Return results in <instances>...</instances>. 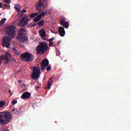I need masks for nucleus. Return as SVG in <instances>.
<instances>
[{
    "instance_id": "obj_33",
    "label": "nucleus",
    "mask_w": 131,
    "mask_h": 131,
    "mask_svg": "<svg viewBox=\"0 0 131 131\" xmlns=\"http://www.w3.org/2000/svg\"><path fill=\"white\" fill-rule=\"evenodd\" d=\"M37 25V23H34L32 25V27H34Z\"/></svg>"
},
{
    "instance_id": "obj_38",
    "label": "nucleus",
    "mask_w": 131,
    "mask_h": 131,
    "mask_svg": "<svg viewBox=\"0 0 131 131\" xmlns=\"http://www.w3.org/2000/svg\"><path fill=\"white\" fill-rule=\"evenodd\" d=\"M40 87L39 86H37V89H40Z\"/></svg>"
},
{
    "instance_id": "obj_27",
    "label": "nucleus",
    "mask_w": 131,
    "mask_h": 131,
    "mask_svg": "<svg viewBox=\"0 0 131 131\" xmlns=\"http://www.w3.org/2000/svg\"><path fill=\"white\" fill-rule=\"evenodd\" d=\"M54 46V43L53 41H49V47H53Z\"/></svg>"
},
{
    "instance_id": "obj_32",
    "label": "nucleus",
    "mask_w": 131,
    "mask_h": 131,
    "mask_svg": "<svg viewBox=\"0 0 131 131\" xmlns=\"http://www.w3.org/2000/svg\"><path fill=\"white\" fill-rule=\"evenodd\" d=\"M4 7H6L7 8H10V5H3V8H5V7H4Z\"/></svg>"
},
{
    "instance_id": "obj_41",
    "label": "nucleus",
    "mask_w": 131,
    "mask_h": 131,
    "mask_svg": "<svg viewBox=\"0 0 131 131\" xmlns=\"http://www.w3.org/2000/svg\"><path fill=\"white\" fill-rule=\"evenodd\" d=\"M3 131H7V130H6V129H4V130H3Z\"/></svg>"
},
{
    "instance_id": "obj_21",
    "label": "nucleus",
    "mask_w": 131,
    "mask_h": 131,
    "mask_svg": "<svg viewBox=\"0 0 131 131\" xmlns=\"http://www.w3.org/2000/svg\"><path fill=\"white\" fill-rule=\"evenodd\" d=\"M17 16L18 17H22L23 15H24V13H23V11H21L20 10L19 11H17Z\"/></svg>"
},
{
    "instance_id": "obj_4",
    "label": "nucleus",
    "mask_w": 131,
    "mask_h": 131,
    "mask_svg": "<svg viewBox=\"0 0 131 131\" xmlns=\"http://www.w3.org/2000/svg\"><path fill=\"white\" fill-rule=\"evenodd\" d=\"M49 50V46L46 43L40 42L36 48L37 55L45 54Z\"/></svg>"
},
{
    "instance_id": "obj_8",
    "label": "nucleus",
    "mask_w": 131,
    "mask_h": 131,
    "mask_svg": "<svg viewBox=\"0 0 131 131\" xmlns=\"http://www.w3.org/2000/svg\"><path fill=\"white\" fill-rule=\"evenodd\" d=\"M29 15L25 16L24 18H23L19 23V26H20V27H24L28 24L29 22L30 21V18H29Z\"/></svg>"
},
{
    "instance_id": "obj_20",
    "label": "nucleus",
    "mask_w": 131,
    "mask_h": 131,
    "mask_svg": "<svg viewBox=\"0 0 131 131\" xmlns=\"http://www.w3.org/2000/svg\"><path fill=\"white\" fill-rule=\"evenodd\" d=\"M39 27H41L45 25V20H42L38 23Z\"/></svg>"
},
{
    "instance_id": "obj_13",
    "label": "nucleus",
    "mask_w": 131,
    "mask_h": 131,
    "mask_svg": "<svg viewBox=\"0 0 131 131\" xmlns=\"http://www.w3.org/2000/svg\"><path fill=\"white\" fill-rule=\"evenodd\" d=\"M53 80H54V78L51 77L48 81L47 83V90H50L51 89V86H52V85L53 84Z\"/></svg>"
},
{
    "instance_id": "obj_11",
    "label": "nucleus",
    "mask_w": 131,
    "mask_h": 131,
    "mask_svg": "<svg viewBox=\"0 0 131 131\" xmlns=\"http://www.w3.org/2000/svg\"><path fill=\"white\" fill-rule=\"evenodd\" d=\"M58 33H59V35L63 37V36H65L66 32L65 29L63 27H60L58 28Z\"/></svg>"
},
{
    "instance_id": "obj_2",
    "label": "nucleus",
    "mask_w": 131,
    "mask_h": 131,
    "mask_svg": "<svg viewBox=\"0 0 131 131\" xmlns=\"http://www.w3.org/2000/svg\"><path fill=\"white\" fill-rule=\"evenodd\" d=\"M13 119V115L9 112L0 113V124L5 125L8 124Z\"/></svg>"
},
{
    "instance_id": "obj_12",
    "label": "nucleus",
    "mask_w": 131,
    "mask_h": 131,
    "mask_svg": "<svg viewBox=\"0 0 131 131\" xmlns=\"http://www.w3.org/2000/svg\"><path fill=\"white\" fill-rule=\"evenodd\" d=\"M31 94L29 92H25L21 95V99L23 100H26V99H29Z\"/></svg>"
},
{
    "instance_id": "obj_23",
    "label": "nucleus",
    "mask_w": 131,
    "mask_h": 131,
    "mask_svg": "<svg viewBox=\"0 0 131 131\" xmlns=\"http://www.w3.org/2000/svg\"><path fill=\"white\" fill-rule=\"evenodd\" d=\"M48 13V11H46V12L43 11L41 14H40L39 15L41 16V17L42 16H45L47 15V13Z\"/></svg>"
},
{
    "instance_id": "obj_14",
    "label": "nucleus",
    "mask_w": 131,
    "mask_h": 131,
    "mask_svg": "<svg viewBox=\"0 0 131 131\" xmlns=\"http://www.w3.org/2000/svg\"><path fill=\"white\" fill-rule=\"evenodd\" d=\"M11 57H12L11 54L7 53L5 55V60L6 62H5V64H9V61H10V59H11Z\"/></svg>"
},
{
    "instance_id": "obj_10",
    "label": "nucleus",
    "mask_w": 131,
    "mask_h": 131,
    "mask_svg": "<svg viewBox=\"0 0 131 131\" xmlns=\"http://www.w3.org/2000/svg\"><path fill=\"white\" fill-rule=\"evenodd\" d=\"M49 60H48V59H45L43 60H42L41 63H40L41 65V69L42 70V71H45V70H46V68L47 66H49Z\"/></svg>"
},
{
    "instance_id": "obj_31",
    "label": "nucleus",
    "mask_w": 131,
    "mask_h": 131,
    "mask_svg": "<svg viewBox=\"0 0 131 131\" xmlns=\"http://www.w3.org/2000/svg\"><path fill=\"white\" fill-rule=\"evenodd\" d=\"M51 66H48V67L47 68V69H46L47 71H50V70H51Z\"/></svg>"
},
{
    "instance_id": "obj_6",
    "label": "nucleus",
    "mask_w": 131,
    "mask_h": 131,
    "mask_svg": "<svg viewBox=\"0 0 131 131\" xmlns=\"http://www.w3.org/2000/svg\"><path fill=\"white\" fill-rule=\"evenodd\" d=\"M39 75H40V67H39V64H37L36 66L34 67L31 77L35 80L39 78Z\"/></svg>"
},
{
    "instance_id": "obj_36",
    "label": "nucleus",
    "mask_w": 131,
    "mask_h": 131,
    "mask_svg": "<svg viewBox=\"0 0 131 131\" xmlns=\"http://www.w3.org/2000/svg\"><path fill=\"white\" fill-rule=\"evenodd\" d=\"M21 12H23V13H24V12L25 13H26V12H27V11L26 10H25V9H23V10L21 11Z\"/></svg>"
},
{
    "instance_id": "obj_15",
    "label": "nucleus",
    "mask_w": 131,
    "mask_h": 131,
    "mask_svg": "<svg viewBox=\"0 0 131 131\" xmlns=\"http://www.w3.org/2000/svg\"><path fill=\"white\" fill-rule=\"evenodd\" d=\"M39 32L40 33V36H41V37H46V36H47V33H46V31H45V29H40L39 31Z\"/></svg>"
},
{
    "instance_id": "obj_17",
    "label": "nucleus",
    "mask_w": 131,
    "mask_h": 131,
    "mask_svg": "<svg viewBox=\"0 0 131 131\" xmlns=\"http://www.w3.org/2000/svg\"><path fill=\"white\" fill-rule=\"evenodd\" d=\"M12 113L13 114H21L22 113V112L18 111V110L17 108H14L12 111Z\"/></svg>"
},
{
    "instance_id": "obj_40",
    "label": "nucleus",
    "mask_w": 131,
    "mask_h": 131,
    "mask_svg": "<svg viewBox=\"0 0 131 131\" xmlns=\"http://www.w3.org/2000/svg\"><path fill=\"white\" fill-rule=\"evenodd\" d=\"M2 64V61L0 60V65Z\"/></svg>"
},
{
    "instance_id": "obj_30",
    "label": "nucleus",
    "mask_w": 131,
    "mask_h": 131,
    "mask_svg": "<svg viewBox=\"0 0 131 131\" xmlns=\"http://www.w3.org/2000/svg\"><path fill=\"white\" fill-rule=\"evenodd\" d=\"M17 100H13L12 101L13 105H15V104H17Z\"/></svg>"
},
{
    "instance_id": "obj_35",
    "label": "nucleus",
    "mask_w": 131,
    "mask_h": 131,
    "mask_svg": "<svg viewBox=\"0 0 131 131\" xmlns=\"http://www.w3.org/2000/svg\"><path fill=\"white\" fill-rule=\"evenodd\" d=\"M3 8V3L2 2H0V9Z\"/></svg>"
},
{
    "instance_id": "obj_34",
    "label": "nucleus",
    "mask_w": 131,
    "mask_h": 131,
    "mask_svg": "<svg viewBox=\"0 0 131 131\" xmlns=\"http://www.w3.org/2000/svg\"><path fill=\"white\" fill-rule=\"evenodd\" d=\"M20 52L17 51V52H16L15 55H17V56H20Z\"/></svg>"
},
{
    "instance_id": "obj_28",
    "label": "nucleus",
    "mask_w": 131,
    "mask_h": 131,
    "mask_svg": "<svg viewBox=\"0 0 131 131\" xmlns=\"http://www.w3.org/2000/svg\"><path fill=\"white\" fill-rule=\"evenodd\" d=\"M55 39L54 37H52L50 39H48V41H53V40H54Z\"/></svg>"
},
{
    "instance_id": "obj_19",
    "label": "nucleus",
    "mask_w": 131,
    "mask_h": 131,
    "mask_svg": "<svg viewBox=\"0 0 131 131\" xmlns=\"http://www.w3.org/2000/svg\"><path fill=\"white\" fill-rule=\"evenodd\" d=\"M39 13V12L32 13L31 14L29 15V17H30V18H34V17H36V16H37V15H38Z\"/></svg>"
},
{
    "instance_id": "obj_37",
    "label": "nucleus",
    "mask_w": 131,
    "mask_h": 131,
    "mask_svg": "<svg viewBox=\"0 0 131 131\" xmlns=\"http://www.w3.org/2000/svg\"><path fill=\"white\" fill-rule=\"evenodd\" d=\"M58 45H60V41L57 42V45L58 46Z\"/></svg>"
},
{
    "instance_id": "obj_16",
    "label": "nucleus",
    "mask_w": 131,
    "mask_h": 131,
    "mask_svg": "<svg viewBox=\"0 0 131 131\" xmlns=\"http://www.w3.org/2000/svg\"><path fill=\"white\" fill-rule=\"evenodd\" d=\"M14 9L17 12H20L21 11V6L19 5L16 4L14 6Z\"/></svg>"
},
{
    "instance_id": "obj_39",
    "label": "nucleus",
    "mask_w": 131,
    "mask_h": 131,
    "mask_svg": "<svg viewBox=\"0 0 131 131\" xmlns=\"http://www.w3.org/2000/svg\"><path fill=\"white\" fill-rule=\"evenodd\" d=\"M11 92H12V91H11V90H9V93H11Z\"/></svg>"
},
{
    "instance_id": "obj_7",
    "label": "nucleus",
    "mask_w": 131,
    "mask_h": 131,
    "mask_svg": "<svg viewBox=\"0 0 131 131\" xmlns=\"http://www.w3.org/2000/svg\"><path fill=\"white\" fill-rule=\"evenodd\" d=\"M46 4H47V1L46 0H40L37 2L36 9L39 13L42 12V9H44V8H46L47 6Z\"/></svg>"
},
{
    "instance_id": "obj_5",
    "label": "nucleus",
    "mask_w": 131,
    "mask_h": 131,
    "mask_svg": "<svg viewBox=\"0 0 131 131\" xmlns=\"http://www.w3.org/2000/svg\"><path fill=\"white\" fill-rule=\"evenodd\" d=\"M20 58L22 61L25 62H33L34 55L29 52H25L20 55Z\"/></svg>"
},
{
    "instance_id": "obj_9",
    "label": "nucleus",
    "mask_w": 131,
    "mask_h": 131,
    "mask_svg": "<svg viewBox=\"0 0 131 131\" xmlns=\"http://www.w3.org/2000/svg\"><path fill=\"white\" fill-rule=\"evenodd\" d=\"M60 22L61 25H62L64 28L68 29L69 27V21H66V18L63 16H60Z\"/></svg>"
},
{
    "instance_id": "obj_26",
    "label": "nucleus",
    "mask_w": 131,
    "mask_h": 131,
    "mask_svg": "<svg viewBox=\"0 0 131 131\" xmlns=\"http://www.w3.org/2000/svg\"><path fill=\"white\" fill-rule=\"evenodd\" d=\"M12 51L15 54L18 52V50H17V48H16V47H13L12 48Z\"/></svg>"
},
{
    "instance_id": "obj_22",
    "label": "nucleus",
    "mask_w": 131,
    "mask_h": 131,
    "mask_svg": "<svg viewBox=\"0 0 131 131\" xmlns=\"http://www.w3.org/2000/svg\"><path fill=\"white\" fill-rule=\"evenodd\" d=\"M6 102L4 101H0V108H3L5 106Z\"/></svg>"
},
{
    "instance_id": "obj_18",
    "label": "nucleus",
    "mask_w": 131,
    "mask_h": 131,
    "mask_svg": "<svg viewBox=\"0 0 131 131\" xmlns=\"http://www.w3.org/2000/svg\"><path fill=\"white\" fill-rule=\"evenodd\" d=\"M40 20H41V15H39L38 16H37L34 19L33 21L38 22V21H40Z\"/></svg>"
},
{
    "instance_id": "obj_1",
    "label": "nucleus",
    "mask_w": 131,
    "mask_h": 131,
    "mask_svg": "<svg viewBox=\"0 0 131 131\" xmlns=\"http://www.w3.org/2000/svg\"><path fill=\"white\" fill-rule=\"evenodd\" d=\"M6 32L7 36L3 39V46L4 47L9 49L11 47V44L9 41H11L15 37V32H16V27L14 26H8L7 27Z\"/></svg>"
},
{
    "instance_id": "obj_29",
    "label": "nucleus",
    "mask_w": 131,
    "mask_h": 131,
    "mask_svg": "<svg viewBox=\"0 0 131 131\" xmlns=\"http://www.w3.org/2000/svg\"><path fill=\"white\" fill-rule=\"evenodd\" d=\"M7 4H11V0H4Z\"/></svg>"
},
{
    "instance_id": "obj_24",
    "label": "nucleus",
    "mask_w": 131,
    "mask_h": 131,
    "mask_svg": "<svg viewBox=\"0 0 131 131\" xmlns=\"http://www.w3.org/2000/svg\"><path fill=\"white\" fill-rule=\"evenodd\" d=\"M6 20H7V19L6 18L2 19L0 21L1 25H3L4 23H5V22H6Z\"/></svg>"
},
{
    "instance_id": "obj_3",
    "label": "nucleus",
    "mask_w": 131,
    "mask_h": 131,
    "mask_svg": "<svg viewBox=\"0 0 131 131\" xmlns=\"http://www.w3.org/2000/svg\"><path fill=\"white\" fill-rule=\"evenodd\" d=\"M25 32H26V29L23 28L19 29L18 32V36H17V38L20 42H22L23 43H27L28 42V37Z\"/></svg>"
},
{
    "instance_id": "obj_25",
    "label": "nucleus",
    "mask_w": 131,
    "mask_h": 131,
    "mask_svg": "<svg viewBox=\"0 0 131 131\" xmlns=\"http://www.w3.org/2000/svg\"><path fill=\"white\" fill-rule=\"evenodd\" d=\"M12 51L15 54L18 52V50H17V48H16V47H13L12 48Z\"/></svg>"
}]
</instances>
